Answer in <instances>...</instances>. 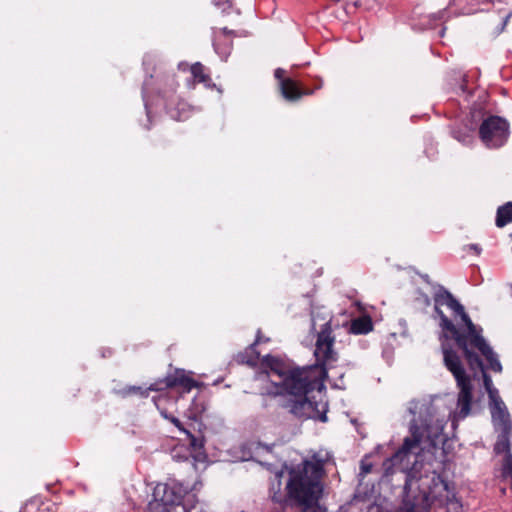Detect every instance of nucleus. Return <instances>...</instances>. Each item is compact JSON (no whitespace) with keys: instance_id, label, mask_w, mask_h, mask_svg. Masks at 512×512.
<instances>
[{"instance_id":"393cba45","label":"nucleus","mask_w":512,"mask_h":512,"mask_svg":"<svg viewBox=\"0 0 512 512\" xmlns=\"http://www.w3.org/2000/svg\"><path fill=\"white\" fill-rule=\"evenodd\" d=\"M360 469H361L360 475L364 476V475L368 474L371 471L372 465L369 464V463H366L365 461H362Z\"/></svg>"},{"instance_id":"2f4dec72","label":"nucleus","mask_w":512,"mask_h":512,"mask_svg":"<svg viewBox=\"0 0 512 512\" xmlns=\"http://www.w3.org/2000/svg\"><path fill=\"white\" fill-rule=\"evenodd\" d=\"M444 14H445V12H440V13L437 15V17H438L439 19H442V18H443V16H444Z\"/></svg>"},{"instance_id":"473e14b6","label":"nucleus","mask_w":512,"mask_h":512,"mask_svg":"<svg viewBox=\"0 0 512 512\" xmlns=\"http://www.w3.org/2000/svg\"><path fill=\"white\" fill-rule=\"evenodd\" d=\"M444 32H445V30H444V29H442V30L440 31V36H443V35H444Z\"/></svg>"},{"instance_id":"c756f323","label":"nucleus","mask_w":512,"mask_h":512,"mask_svg":"<svg viewBox=\"0 0 512 512\" xmlns=\"http://www.w3.org/2000/svg\"><path fill=\"white\" fill-rule=\"evenodd\" d=\"M187 67H188V64H186V63H179V69L186 70Z\"/></svg>"},{"instance_id":"20e7f679","label":"nucleus","mask_w":512,"mask_h":512,"mask_svg":"<svg viewBox=\"0 0 512 512\" xmlns=\"http://www.w3.org/2000/svg\"><path fill=\"white\" fill-rule=\"evenodd\" d=\"M324 472V460L317 454L311 460H304L289 472L286 493L282 491L284 470L274 472L270 483V497L273 502L285 504L288 501L303 508V512H318V501L322 495L321 478Z\"/></svg>"},{"instance_id":"9d476101","label":"nucleus","mask_w":512,"mask_h":512,"mask_svg":"<svg viewBox=\"0 0 512 512\" xmlns=\"http://www.w3.org/2000/svg\"><path fill=\"white\" fill-rule=\"evenodd\" d=\"M490 410L494 427L497 431H511L512 422L505 403L501 397L490 401Z\"/></svg>"},{"instance_id":"4468645a","label":"nucleus","mask_w":512,"mask_h":512,"mask_svg":"<svg viewBox=\"0 0 512 512\" xmlns=\"http://www.w3.org/2000/svg\"><path fill=\"white\" fill-rule=\"evenodd\" d=\"M372 330V323L369 318H357L354 319L348 328V331L352 334H366Z\"/></svg>"},{"instance_id":"f3484780","label":"nucleus","mask_w":512,"mask_h":512,"mask_svg":"<svg viewBox=\"0 0 512 512\" xmlns=\"http://www.w3.org/2000/svg\"><path fill=\"white\" fill-rule=\"evenodd\" d=\"M190 71L195 82L204 83L205 85L210 83V76L205 72V67L200 62L191 65Z\"/></svg>"},{"instance_id":"b1692460","label":"nucleus","mask_w":512,"mask_h":512,"mask_svg":"<svg viewBox=\"0 0 512 512\" xmlns=\"http://www.w3.org/2000/svg\"><path fill=\"white\" fill-rule=\"evenodd\" d=\"M204 410L203 406L196 405L195 408L189 410L188 417L191 419H196L198 415Z\"/></svg>"},{"instance_id":"0eeeda50","label":"nucleus","mask_w":512,"mask_h":512,"mask_svg":"<svg viewBox=\"0 0 512 512\" xmlns=\"http://www.w3.org/2000/svg\"><path fill=\"white\" fill-rule=\"evenodd\" d=\"M482 142L489 148H498L504 145L509 136V124L498 116L485 119L479 128Z\"/></svg>"},{"instance_id":"ddd939ff","label":"nucleus","mask_w":512,"mask_h":512,"mask_svg":"<svg viewBox=\"0 0 512 512\" xmlns=\"http://www.w3.org/2000/svg\"><path fill=\"white\" fill-rule=\"evenodd\" d=\"M169 400L167 396L161 395L158 398H154V403L159 410L161 416L167 420H169L172 424H174L180 431L184 432L187 431L183 428L180 420L173 415L169 414L167 409L164 407L165 403Z\"/></svg>"},{"instance_id":"bb28decb","label":"nucleus","mask_w":512,"mask_h":512,"mask_svg":"<svg viewBox=\"0 0 512 512\" xmlns=\"http://www.w3.org/2000/svg\"><path fill=\"white\" fill-rule=\"evenodd\" d=\"M467 249L470 251H473L476 255H479L481 253V247L477 244H469L467 246Z\"/></svg>"},{"instance_id":"7c9ffc66","label":"nucleus","mask_w":512,"mask_h":512,"mask_svg":"<svg viewBox=\"0 0 512 512\" xmlns=\"http://www.w3.org/2000/svg\"><path fill=\"white\" fill-rule=\"evenodd\" d=\"M498 2L508 5L511 2V0H498Z\"/></svg>"},{"instance_id":"1a4fd4ad","label":"nucleus","mask_w":512,"mask_h":512,"mask_svg":"<svg viewBox=\"0 0 512 512\" xmlns=\"http://www.w3.org/2000/svg\"><path fill=\"white\" fill-rule=\"evenodd\" d=\"M274 75L279 80L281 94L286 100L296 101L303 95L312 93L311 91L302 90L293 79L285 78V70L282 68L276 69Z\"/></svg>"},{"instance_id":"a211bd4d","label":"nucleus","mask_w":512,"mask_h":512,"mask_svg":"<svg viewBox=\"0 0 512 512\" xmlns=\"http://www.w3.org/2000/svg\"><path fill=\"white\" fill-rule=\"evenodd\" d=\"M264 341H268V339L262 338V336L260 335V331H258L255 342L246 351V353H251L253 355L248 357L247 359L243 358L242 362H246L247 364H249L251 366L256 365L259 360L260 354L258 352H256L255 346Z\"/></svg>"},{"instance_id":"72a5a7b5","label":"nucleus","mask_w":512,"mask_h":512,"mask_svg":"<svg viewBox=\"0 0 512 512\" xmlns=\"http://www.w3.org/2000/svg\"><path fill=\"white\" fill-rule=\"evenodd\" d=\"M162 82H163V79H160V80H159V79H157V83H158V84H161Z\"/></svg>"},{"instance_id":"423d86ee","label":"nucleus","mask_w":512,"mask_h":512,"mask_svg":"<svg viewBox=\"0 0 512 512\" xmlns=\"http://www.w3.org/2000/svg\"><path fill=\"white\" fill-rule=\"evenodd\" d=\"M153 497L173 508V512H183L182 507L186 505L191 507L194 504H200L194 499V495L188 494L187 487L176 481L157 484L153 491Z\"/></svg>"},{"instance_id":"7ed1b4c3","label":"nucleus","mask_w":512,"mask_h":512,"mask_svg":"<svg viewBox=\"0 0 512 512\" xmlns=\"http://www.w3.org/2000/svg\"><path fill=\"white\" fill-rule=\"evenodd\" d=\"M433 299L434 312L440 320L441 337L453 338L472 366L480 365L473 353V349L477 348L486 357L489 369L501 372L502 365L497 354L483 337L482 328L472 322L463 305L441 285L437 287Z\"/></svg>"},{"instance_id":"cd10ccee","label":"nucleus","mask_w":512,"mask_h":512,"mask_svg":"<svg viewBox=\"0 0 512 512\" xmlns=\"http://www.w3.org/2000/svg\"><path fill=\"white\" fill-rule=\"evenodd\" d=\"M511 16H512V8H508L506 13H505V15H504V17H503V20H504L503 24L504 25L508 22V20L510 19Z\"/></svg>"},{"instance_id":"dca6fc26","label":"nucleus","mask_w":512,"mask_h":512,"mask_svg":"<svg viewBox=\"0 0 512 512\" xmlns=\"http://www.w3.org/2000/svg\"><path fill=\"white\" fill-rule=\"evenodd\" d=\"M512 222V202H508L500 206L497 210L496 225L497 227H504Z\"/></svg>"},{"instance_id":"412c9836","label":"nucleus","mask_w":512,"mask_h":512,"mask_svg":"<svg viewBox=\"0 0 512 512\" xmlns=\"http://www.w3.org/2000/svg\"><path fill=\"white\" fill-rule=\"evenodd\" d=\"M148 508L150 512H173V508L165 505L162 501L153 497L152 501L149 502Z\"/></svg>"},{"instance_id":"4be33fe9","label":"nucleus","mask_w":512,"mask_h":512,"mask_svg":"<svg viewBox=\"0 0 512 512\" xmlns=\"http://www.w3.org/2000/svg\"><path fill=\"white\" fill-rule=\"evenodd\" d=\"M185 434L189 438V444L190 446L195 450H199L202 447L201 441H199L194 435H192L189 431H185Z\"/></svg>"},{"instance_id":"f8f14e48","label":"nucleus","mask_w":512,"mask_h":512,"mask_svg":"<svg viewBox=\"0 0 512 512\" xmlns=\"http://www.w3.org/2000/svg\"><path fill=\"white\" fill-rule=\"evenodd\" d=\"M473 353H474V355L477 356V358H478V360L480 362V365L474 364L472 366L468 362V365H469L470 369L473 370V371L478 369V370H480L482 372L484 387H485V389H486V391L488 393V397H489L490 401L500 398L498 390L493 386V382H492L491 377L484 371L483 362L479 358L478 353L480 355H482L485 359H486V357L477 348L473 349Z\"/></svg>"},{"instance_id":"39448f33","label":"nucleus","mask_w":512,"mask_h":512,"mask_svg":"<svg viewBox=\"0 0 512 512\" xmlns=\"http://www.w3.org/2000/svg\"><path fill=\"white\" fill-rule=\"evenodd\" d=\"M443 361L447 370L453 375L458 388L457 407L453 415V425L466 418L471 411L473 402L472 378L466 373L460 356L442 343Z\"/></svg>"},{"instance_id":"c85d7f7f","label":"nucleus","mask_w":512,"mask_h":512,"mask_svg":"<svg viewBox=\"0 0 512 512\" xmlns=\"http://www.w3.org/2000/svg\"><path fill=\"white\" fill-rule=\"evenodd\" d=\"M151 63V57L150 56H146L143 60V65L145 67H147L149 64Z\"/></svg>"},{"instance_id":"2eb2a0df","label":"nucleus","mask_w":512,"mask_h":512,"mask_svg":"<svg viewBox=\"0 0 512 512\" xmlns=\"http://www.w3.org/2000/svg\"><path fill=\"white\" fill-rule=\"evenodd\" d=\"M154 85H155V82H154L153 75H150L149 78H146L143 83L142 95H143L144 105H145V109H146L148 117H150V114H151L152 101L150 99V94L154 90Z\"/></svg>"},{"instance_id":"a878e982","label":"nucleus","mask_w":512,"mask_h":512,"mask_svg":"<svg viewBox=\"0 0 512 512\" xmlns=\"http://www.w3.org/2000/svg\"><path fill=\"white\" fill-rule=\"evenodd\" d=\"M167 86L169 87V91H163L164 94H166L167 92H174L176 90V83L174 78L167 79Z\"/></svg>"},{"instance_id":"aec40b11","label":"nucleus","mask_w":512,"mask_h":512,"mask_svg":"<svg viewBox=\"0 0 512 512\" xmlns=\"http://www.w3.org/2000/svg\"><path fill=\"white\" fill-rule=\"evenodd\" d=\"M179 106H181V108L178 109H172L167 106V112L173 119L182 121L185 120L188 116L185 110L186 104L179 103Z\"/></svg>"},{"instance_id":"6ab92c4d","label":"nucleus","mask_w":512,"mask_h":512,"mask_svg":"<svg viewBox=\"0 0 512 512\" xmlns=\"http://www.w3.org/2000/svg\"><path fill=\"white\" fill-rule=\"evenodd\" d=\"M476 0H452V5L459 7V13L470 14L474 13L476 9L472 7V2Z\"/></svg>"},{"instance_id":"9b49d317","label":"nucleus","mask_w":512,"mask_h":512,"mask_svg":"<svg viewBox=\"0 0 512 512\" xmlns=\"http://www.w3.org/2000/svg\"><path fill=\"white\" fill-rule=\"evenodd\" d=\"M234 32L227 28H222L214 32L213 46L215 52L223 59H226L230 54L232 42L231 37Z\"/></svg>"},{"instance_id":"5701e85b","label":"nucleus","mask_w":512,"mask_h":512,"mask_svg":"<svg viewBox=\"0 0 512 512\" xmlns=\"http://www.w3.org/2000/svg\"><path fill=\"white\" fill-rule=\"evenodd\" d=\"M182 510L183 512H208L203 504H194L191 507L186 505Z\"/></svg>"},{"instance_id":"f03ea898","label":"nucleus","mask_w":512,"mask_h":512,"mask_svg":"<svg viewBox=\"0 0 512 512\" xmlns=\"http://www.w3.org/2000/svg\"><path fill=\"white\" fill-rule=\"evenodd\" d=\"M311 322L312 330L321 327L315 343V365L288 369L282 361L270 355L263 357L262 365L270 381L267 394L288 396L283 406L295 417L326 422L328 402L324 380L328 379L334 388L344 389V370L336 366L338 353L334 349L329 314L313 309Z\"/></svg>"},{"instance_id":"6e6552de","label":"nucleus","mask_w":512,"mask_h":512,"mask_svg":"<svg viewBox=\"0 0 512 512\" xmlns=\"http://www.w3.org/2000/svg\"><path fill=\"white\" fill-rule=\"evenodd\" d=\"M164 383L165 387L180 386L183 392H190L193 388L197 387V382L189 377L184 370H176L174 374L168 375L164 380L159 383L151 384L147 389L139 386H130L127 393H139L142 397L148 396V391L162 390L161 384Z\"/></svg>"},{"instance_id":"f257e3e1","label":"nucleus","mask_w":512,"mask_h":512,"mask_svg":"<svg viewBox=\"0 0 512 512\" xmlns=\"http://www.w3.org/2000/svg\"><path fill=\"white\" fill-rule=\"evenodd\" d=\"M441 399L412 400L408 404L411 419L409 436L401 447L384 462L385 475L399 472L405 485L401 504L393 512H430L431 508L446 507V512H460L461 503L439 473L419 461L426 447H436L447 423Z\"/></svg>"}]
</instances>
